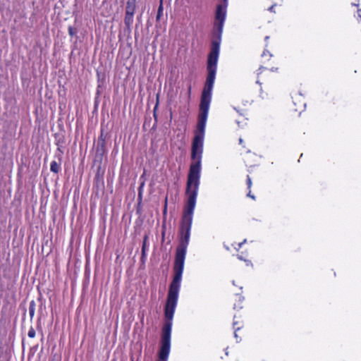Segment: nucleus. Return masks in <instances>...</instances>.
<instances>
[{
    "label": "nucleus",
    "mask_w": 361,
    "mask_h": 361,
    "mask_svg": "<svg viewBox=\"0 0 361 361\" xmlns=\"http://www.w3.org/2000/svg\"><path fill=\"white\" fill-rule=\"evenodd\" d=\"M216 66L207 63V77L202 92L200 104V114L195 135L192 142L191 159L192 161L202 163L204 129L212 100V89L216 78Z\"/></svg>",
    "instance_id": "f257e3e1"
},
{
    "label": "nucleus",
    "mask_w": 361,
    "mask_h": 361,
    "mask_svg": "<svg viewBox=\"0 0 361 361\" xmlns=\"http://www.w3.org/2000/svg\"><path fill=\"white\" fill-rule=\"evenodd\" d=\"M201 169L202 163L199 161H192L190 166L186 185L188 200L181 220L180 239L178 248L187 250L189 244L192 216L200 183Z\"/></svg>",
    "instance_id": "f03ea898"
},
{
    "label": "nucleus",
    "mask_w": 361,
    "mask_h": 361,
    "mask_svg": "<svg viewBox=\"0 0 361 361\" xmlns=\"http://www.w3.org/2000/svg\"><path fill=\"white\" fill-rule=\"evenodd\" d=\"M226 11L225 8L219 4L216 7L215 13V23H214V39L212 41L211 51L208 56L207 63L217 65L220 44L221 41V34L223 27L226 19Z\"/></svg>",
    "instance_id": "7ed1b4c3"
},
{
    "label": "nucleus",
    "mask_w": 361,
    "mask_h": 361,
    "mask_svg": "<svg viewBox=\"0 0 361 361\" xmlns=\"http://www.w3.org/2000/svg\"><path fill=\"white\" fill-rule=\"evenodd\" d=\"M180 288V285L179 284L171 283L169 286L166 303L164 307V317L166 321L163 328L168 326H169L170 329L172 328V322L178 302Z\"/></svg>",
    "instance_id": "20e7f679"
},
{
    "label": "nucleus",
    "mask_w": 361,
    "mask_h": 361,
    "mask_svg": "<svg viewBox=\"0 0 361 361\" xmlns=\"http://www.w3.org/2000/svg\"><path fill=\"white\" fill-rule=\"evenodd\" d=\"M187 250L178 248L176 249L175 262H174V276L171 283L180 285L182 275L184 269L185 259Z\"/></svg>",
    "instance_id": "39448f33"
},
{
    "label": "nucleus",
    "mask_w": 361,
    "mask_h": 361,
    "mask_svg": "<svg viewBox=\"0 0 361 361\" xmlns=\"http://www.w3.org/2000/svg\"><path fill=\"white\" fill-rule=\"evenodd\" d=\"M136 8V0H127L126 13L134 14Z\"/></svg>",
    "instance_id": "423d86ee"
},
{
    "label": "nucleus",
    "mask_w": 361,
    "mask_h": 361,
    "mask_svg": "<svg viewBox=\"0 0 361 361\" xmlns=\"http://www.w3.org/2000/svg\"><path fill=\"white\" fill-rule=\"evenodd\" d=\"M133 13H126L125 18H124V23L127 28L130 29L131 25L133 23Z\"/></svg>",
    "instance_id": "0eeeda50"
},
{
    "label": "nucleus",
    "mask_w": 361,
    "mask_h": 361,
    "mask_svg": "<svg viewBox=\"0 0 361 361\" xmlns=\"http://www.w3.org/2000/svg\"><path fill=\"white\" fill-rule=\"evenodd\" d=\"M60 169H61L60 164H58L56 161H52L51 162L50 170L51 172L57 173H59Z\"/></svg>",
    "instance_id": "6e6552de"
},
{
    "label": "nucleus",
    "mask_w": 361,
    "mask_h": 361,
    "mask_svg": "<svg viewBox=\"0 0 361 361\" xmlns=\"http://www.w3.org/2000/svg\"><path fill=\"white\" fill-rule=\"evenodd\" d=\"M35 312V302L34 300H32L29 305V314H30L31 319L34 317Z\"/></svg>",
    "instance_id": "1a4fd4ad"
},
{
    "label": "nucleus",
    "mask_w": 361,
    "mask_h": 361,
    "mask_svg": "<svg viewBox=\"0 0 361 361\" xmlns=\"http://www.w3.org/2000/svg\"><path fill=\"white\" fill-rule=\"evenodd\" d=\"M77 32H78V30H77V29H76V28H74V27H71V26H69V27H68V33H69V35H70L71 37H73V36H74L75 35H76V34H77Z\"/></svg>",
    "instance_id": "9d476101"
},
{
    "label": "nucleus",
    "mask_w": 361,
    "mask_h": 361,
    "mask_svg": "<svg viewBox=\"0 0 361 361\" xmlns=\"http://www.w3.org/2000/svg\"><path fill=\"white\" fill-rule=\"evenodd\" d=\"M27 336L30 338H34L35 336V329L32 327H31L29 329L28 333H27Z\"/></svg>",
    "instance_id": "9b49d317"
},
{
    "label": "nucleus",
    "mask_w": 361,
    "mask_h": 361,
    "mask_svg": "<svg viewBox=\"0 0 361 361\" xmlns=\"http://www.w3.org/2000/svg\"><path fill=\"white\" fill-rule=\"evenodd\" d=\"M162 13H163V7H162V4H161L158 8L157 18L159 19L161 16L162 15Z\"/></svg>",
    "instance_id": "f8f14e48"
},
{
    "label": "nucleus",
    "mask_w": 361,
    "mask_h": 361,
    "mask_svg": "<svg viewBox=\"0 0 361 361\" xmlns=\"http://www.w3.org/2000/svg\"><path fill=\"white\" fill-rule=\"evenodd\" d=\"M166 213H167V197L165 198V201H164V210H163L164 216H166Z\"/></svg>",
    "instance_id": "ddd939ff"
},
{
    "label": "nucleus",
    "mask_w": 361,
    "mask_h": 361,
    "mask_svg": "<svg viewBox=\"0 0 361 361\" xmlns=\"http://www.w3.org/2000/svg\"><path fill=\"white\" fill-rule=\"evenodd\" d=\"M247 188L249 190H250L251 186H252V180H251L250 176H247Z\"/></svg>",
    "instance_id": "4468645a"
},
{
    "label": "nucleus",
    "mask_w": 361,
    "mask_h": 361,
    "mask_svg": "<svg viewBox=\"0 0 361 361\" xmlns=\"http://www.w3.org/2000/svg\"><path fill=\"white\" fill-rule=\"evenodd\" d=\"M146 239H147V236H145V238L144 243H143V245H142V254H144V253H145V248H146V246H145V241H146Z\"/></svg>",
    "instance_id": "2eb2a0df"
},
{
    "label": "nucleus",
    "mask_w": 361,
    "mask_h": 361,
    "mask_svg": "<svg viewBox=\"0 0 361 361\" xmlns=\"http://www.w3.org/2000/svg\"><path fill=\"white\" fill-rule=\"evenodd\" d=\"M241 326H237L235 329V331H234V336L235 338H238V334H237V331L240 329Z\"/></svg>",
    "instance_id": "dca6fc26"
},
{
    "label": "nucleus",
    "mask_w": 361,
    "mask_h": 361,
    "mask_svg": "<svg viewBox=\"0 0 361 361\" xmlns=\"http://www.w3.org/2000/svg\"><path fill=\"white\" fill-rule=\"evenodd\" d=\"M264 69H265L264 66H260L257 71V75H259V74H261Z\"/></svg>",
    "instance_id": "f3484780"
},
{
    "label": "nucleus",
    "mask_w": 361,
    "mask_h": 361,
    "mask_svg": "<svg viewBox=\"0 0 361 361\" xmlns=\"http://www.w3.org/2000/svg\"><path fill=\"white\" fill-rule=\"evenodd\" d=\"M104 144H105V141H104V139H102V141H100V139L99 140V142H98V146H99V145H101V146H102V147H104Z\"/></svg>",
    "instance_id": "a211bd4d"
},
{
    "label": "nucleus",
    "mask_w": 361,
    "mask_h": 361,
    "mask_svg": "<svg viewBox=\"0 0 361 361\" xmlns=\"http://www.w3.org/2000/svg\"><path fill=\"white\" fill-rule=\"evenodd\" d=\"M247 197L252 198V200H255V196L253 195L252 194H251V191L250 190L249 192L247 193Z\"/></svg>",
    "instance_id": "6ab92c4d"
},
{
    "label": "nucleus",
    "mask_w": 361,
    "mask_h": 361,
    "mask_svg": "<svg viewBox=\"0 0 361 361\" xmlns=\"http://www.w3.org/2000/svg\"><path fill=\"white\" fill-rule=\"evenodd\" d=\"M224 1V5H221L223 6V8H225V9L226 10V7H227V5H228V0H223Z\"/></svg>",
    "instance_id": "aec40b11"
},
{
    "label": "nucleus",
    "mask_w": 361,
    "mask_h": 361,
    "mask_svg": "<svg viewBox=\"0 0 361 361\" xmlns=\"http://www.w3.org/2000/svg\"><path fill=\"white\" fill-rule=\"evenodd\" d=\"M157 106H158V104H157L155 105V106H154V118H155V119H156V120H157L156 110H157Z\"/></svg>",
    "instance_id": "412c9836"
},
{
    "label": "nucleus",
    "mask_w": 361,
    "mask_h": 361,
    "mask_svg": "<svg viewBox=\"0 0 361 361\" xmlns=\"http://www.w3.org/2000/svg\"><path fill=\"white\" fill-rule=\"evenodd\" d=\"M60 143H61V141H59V140H58V141H57V142H56V145H57V146H58V150H59V151H61L60 147H62V145H60Z\"/></svg>",
    "instance_id": "4be33fe9"
},
{
    "label": "nucleus",
    "mask_w": 361,
    "mask_h": 361,
    "mask_svg": "<svg viewBox=\"0 0 361 361\" xmlns=\"http://www.w3.org/2000/svg\"><path fill=\"white\" fill-rule=\"evenodd\" d=\"M274 5H272L271 6H270V7L269 8V11H270L271 12L274 11Z\"/></svg>",
    "instance_id": "5701e85b"
},
{
    "label": "nucleus",
    "mask_w": 361,
    "mask_h": 361,
    "mask_svg": "<svg viewBox=\"0 0 361 361\" xmlns=\"http://www.w3.org/2000/svg\"><path fill=\"white\" fill-rule=\"evenodd\" d=\"M357 16H358L359 18H361V10H358L357 11Z\"/></svg>",
    "instance_id": "b1692460"
},
{
    "label": "nucleus",
    "mask_w": 361,
    "mask_h": 361,
    "mask_svg": "<svg viewBox=\"0 0 361 361\" xmlns=\"http://www.w3.org/2000/svg\"><path fill=\"white\" fill-rule=\"evenodd\" d=\"M233 324L234 329H235L236 328L235 326L238 324V322H233Z\"/></svg>",
    "instance_id": "393cba45"
},
{
    "label": "nucleus",
    "mask_w": 361,
    "mask_h": 361,
    "mask_svg": "<svg viewBox=\"0 0 361 361\" xmlns=\"http://www.w3.org/2000/svg\"><path fill=\"white\" fill-rule=\"evenodd\" d=\"M246 242V240H245L243 242L239 243V247H241V245Z\"/></svg>",
    "instance_id": "a878e982"
},
{
    "label": "nucleus",
    "mask_w": 361,
    "mask_h": 361,
    "mask_svg": "<svg viewBox=\"0 0 361 361\" xmlns=\"http://www.w3.org/2000/svg\"><path fill=\"white\" fill-rule=\"evenodd\" d=\"M130 361H135V358L133 355L130 357Z\"/></svg>",
    "instance_id": "bb28decb"
},
{
    "label": "nucleus",
    "mask_w": 361,
    "mask_h": 361,
    "mask_svg": "<svg viewBox=\"0 0 361 361\" xmlns=\"http://www.w3.org/2000/svg\"><path fill=\"white\" fill-rule=\"evenodd\" d=\"M243 139L240 138V139H239V142H240V144H242V143H243Z\"/></svg>",
    "instance_id": "cd10ccee"
},
{
    "label": "nucleus",
    "mask_w": 361,
    "mask_h": 361,
    "mask_svg": "<svg viewBox=\"0 0 361 361\" xmlns=\"http://www.w3.org/2000/svg\"><path fill=\"white\" fill-rule=\"evenodd\" d=\"M265 55H267V53H266V51H264L263 52V54H262V56H264Z\"/></svg>",
    "instance_id": "c85d7f7f"
},
{
    "label": "nucleus",
    "mask_w": 361,
    "mask_h": 361,
    "mask_svg": "<svg viewBox=\"0 0 361 361\" xmlns=\"http://www.w3.org/2000/svg\"><path fill=\"white\" fill-rule=\"evenodd\" d=\"M269 38V36L265 37V40H268Z\"/></svg>",
    "instance_id": "c756f323"
},
{
    "label": "nucleus",
    "mask_w": 361,
    "mask_h": 361,
    "mask_svg": "<svg viewBox=\"0 0 361 361\" xmlns=\"http://www.w3.org/2000/svg\"><path fill=\"white\" fill-rule=\"evenodd\" d=\"M190 91H191V87H189V90H188L189 93H190Z\"/></svg>",
    "instance_id": "7c9ffc66"
},
{
    "label": "nucleus",
    "mask_w": 361,
    "mask_h": 361,
    "mask_svg": "<svg viewBox=\"0 0 361 361\" xmlns=\"http://www.w3.org/2000/svg\"><path fill=\"white\" fill-rule=\"evenodd\" d=\"M275 70H277V68H272L271 71H274Z\"/></svg>",
    "instance_id": "2f4dec72"
},
{
    "label": "nucleus",
    "mask_w": 361,
    "mask_h": 361,
    "mask_svg": "<svg viewBox=\"0 0 361 361\" xmlns=\"http://www.w3.org/2000/svg\"><path fill=\"white\" fill-rule=\"evenodd\" d=\"M275 70H277V68H272L271 71H274Z\"/></svg>",
    "instance_id": "473e14b6"
},
{
    "label": "nucleus",
    "mask_w": 361,
    "mask_h": 361,
    "mask_svg": "<svg viewBox=\"0 0 361 361\" xmlns=\"http://www.w3.org/2000/svg\"><path fill=\"white\" fill-rule=\"evenodd\" d=\"M238 258L241 260L243 259V257L238 256Z\"/></svg>",
    "instance_id": "72a5a7b5"
},
{
    "label": "nucleus",
    "mask_w": 361,
    "mask_h": 361,
    "mask_svg": "<svg viewBox=\"0 0 361 361\" xmlns=\"http://www.w3.org/2000/svg\"><path fill=\"white\" fill-rule=\"evenodd\" d=\"M257 83L261 85V82L259 80H257Z\"/></svg>",
    "instance_id": "f704fd0d"
},
{
    "label": "nucleus",
    "mask_w": 361,
    "mask_h": 361,
    "mask_svg": "<svg viewBox=\"0 0 361 361\" xmlns=\"http://www.w3.org/2000/svg\"><path fill=\"white\" fill-rule=\"evenodd\" d=\"M232 283H233V285H235V281H233Z\"/></svg>",
    "instance_id": "c9c22d12"
},
{
    "label": "nucleus",
    "mask_w": 361,
    "mask_h": 361,
    "mask_svg": "<svg viewBox=\"0 0 361 361\" xmlns=\"http://www.w3.org/2000/svg\"><path fill=\"white\" fill-rule=\"evenodd\" d=\"M50 361H54V359H52V360H50Z\"/></svg>",
    "instance_id": "e433bc0d"
}]
</instances>
